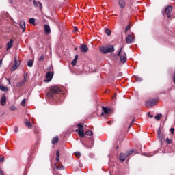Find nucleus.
Instances as JSON below:
<instances>
[{
  "instance_id": "f8f14e48",
  "label": "nucleus",
  "mask_w": 175,
  "mask_h": 175,
  "mask_svg": "<svg viewBox=\"0 0 175 175\" xmlns=\"http://www.w3.org/2000/svg\"><path fill=\"white\" fill-rule=\"evenodd\" d=\"M13 43H14V40L12 39L10 40V41L7 43L6 47H7V51L10 50L12 47H13Z\"/></svg>"
},
{
  "instance_id": "a878e982",
  "label": "nucleus",
  "mask_w": 175,
  "mask_h": 175,
  "mask_svg": "<svg viewBox=\"0 0 175 175\" xmlns=\"http://www.w3.org/2000/svg\"><path fill=\"white\" fill-rule=\"evenodd\" d=\"M56 161L59 162V150L56 151Z\"/></svg>"
},
{
  "instance_id": "aec40b11",
  "label": "nucleus",
  "mask_w": 175,
  "mask_h": 175,
  "mask_svg": "<svg viewBox=\"0 0 175 175\" xmlns=\"http://www.w3.org/2000/svg\"><path fill=\"white\" fill-rule=\"evenodd\" d=\"M1 105L5 106L6 105V96H3L1 100Z\"/></svg>"
},
{
  "instance_id": "4468645a",
  "label": "nucleus",
  "mask_w": 175,
  "mask_h": 175,
  "mask_svg": "<svg viewBox=\"0 0 175 175\" xmlns=\"http://www.w3.org/2000/svg\"><path fill=\"white\" fill-rule=\"evenodd\" d=\"M127 157H128V156L126 154V153L125 154L121 153L120 154L119 159H120V161H121V162H124L126 159Z\"/></svg>"
},
{
  "instance_id": "864d4df0",
  "label": "nucleus",
  "mask_w": 175,
  "mask_h": 175,
  "mask_svg": "<svg viewBox=\"0 0 175 175\" xmlns=\"http://www.w3.org/2000/svg\"><path fill=\"white\" fill-rule=\"evenodd\" d=\"M131 126H132V124H131L129 126V128H131Z\"/></svg>"
},
{
  "instance_id": "f03ea898",
  "label": "nucleus",
  "mask_w": 175,
  "mask_h": 175,
  "mask_svg": "<svg viewBox=\"0 0 175 175\" xmlns=\"http://www.w3.org/2000/svg\"><path fill=\"white\" fill-rule=\"evenodd\" d=\"M100 51L102 54H107V53H113L114 46L109 45L108 46H100Z\"/></svg>"
},
{
  "instance_id": "c03bdc74",
  "label": "nucleus",
  "mask_w": 175,
  "mask_h": 175,
  "mask_svg": "<svg viewBox=\"0 0 175 175\" xmlns=\"http://www.w3.org/2000/svg\"><path fill=\"white\" fill-rule=\"evenodd\" d=\"M74 59L77 61V59H79V55H76Z\"/></svg>"
},
{
  "instance_id": "58836bf2",
  "label": "nucleus",
  "mask_w": 175,
  "mask_h": 175,
  "mask_svg": "<svg viewBox=\"0 0 175 175\" xmlns=\"http://www.w3.org/2000/svg\"><path fill=\"white\" fill-rule=\"evenodd\" d=\"M125 29H126V31H129V29H131V25H126Z\"/></svg>"
},
{
  "instance_id": "e433bc0d",
  "label": "nucleus",
  "mask_w": 175,
  "mask_h": 175,
  "mask_svg": "<svg viewBox=\"0 0 175 175\" xmlns=\"http://www.w3.org/2000/svg\"><path fill=\"white\" fill-rule=\"evenodd\" d=\"M75 157L77 158H80V157H81V154H80V152H75Z\"/></svg>"
},
{
  "instance_id": "603ef678",
  "label": "nucleus",
  "mask_w": 175,
  "mask_h": 175,
  "mask_svg": "<svg viewBox=\"0 0 175 175\" xmlns=\"http://www.w3.org/2000/svg\"><path fill=\"white\" fill-rule=\"evenodd\" d=\"M2 65V60L0 61V66Z\"/></svg>"
},
{
  "instance_id": "dca6fc26",
  "label": "nucleus",
  "mask_w": 175,
  "mask_h": 175,
  "mask_svg": "<svg viewBox=\"0 0 175 175\" xmlns=\"http://www.w3.org/2000/svg\"><path fill=\"white\" fill-rule=\"evenodd\" d=\"M24 124L25 126L30 129L32 128V123L31 122L28 121V119H25Z\"/></svg>"
},
{
  "instance_id": "b1692460",
  "label": "nucleus",
  "mask_w": 175,
  "mask_h": 175,
  "mask_svg": "<svg viewBox=\"0 0 175 175\" xmlns=\"http://www.w3.org/2000/svg\"><path fill=\"white\" fill-rule=\"evenodd\" d=\"M105 32L107 36H110V35H111V30H109V29H105Z\"/></svg>"
},
{
  "instance_id": "4be33fe9",
  "label": "nucleus",
  "mask_w": 175,
  "mask_h": 175,
  "mask_svg": "<svg viewBox=\"0 0 175 175\" xmlns=\"http://www.w3.org/2000/svg\"><path fill=\"white\" fill-rule=\"evenodd\" d=\"M27 66H29V68H32V66H33V60H29L27 62Z\"/></svg>"
},
{
  "instance_id": "ddd939ff",
  "label": "nucleus",
  "mask_w": 175,
  "mask_h": 175,
  "mask_svg": "<svg viewBox=\"0 0 175 175\" xmlns=\"http://www.w3.org/2000/svg\"><path fill=\"white\" fill-rule=\"evenodd\" d=\"M81 53H87L88 51V46L87 44H81Z\"/></svg>"
},
{
  "instance_id": "c85d7f7f",
  "label": "nucleus",
  "mask_w": 175,
  "mask_h": 175,
  "mask_svg": "<svg viewBox=\"0 0 175 175\" xmlns=\"http://www.w3.org/2000/svg\"><path fill=\"white\" fill-rule=\"evenodd\" d=\"M29 24H35V18H31L30 19H29Z\"/></svg>"
},
{
  "instance_id": "412c9836",
  "label": "nucleus",
  "mask_w": 175,
  "mask_h": 175,
  "mask_svg": "<svg viewBox=\"0 0 175 175\" xmlns=\"http://www.w3.org/2000/svg\"><path fill=\"white\" fill-rule=\"evenodd\" d=\"M33 5L36 8H38L39 6L40 9H42V3L40 2H36V1H33Z\"/></svg>"
},
{
  "instance_id": "9d476101",
  "label": "nucleus",
  "mask_w": 175,
  "mask_h": 175,
  "mask_svg": "<svg viewBox=\"0 0 175 175\" xmlns=\"http://www.w3.org/2000/svg\"><path fill=\"white\" fill-rule=\"evenodd\" d=\"M46 78L47 79L44 80L45 83H49V81H51V80L53 79V75H51V72H48L46 75Z\"/></svg>"
},
{
  "instance_id": "a18cd8bd",
  "label": "nucleus",
  "mask_w": 175,
  "mask_h": 175,
  "mask_svg": "<svg viewBox=\"0 0 175 175\" xmlns=\"http://www.w3.org/2000/svg\"><path fill=\"white\" fill-rule=\"evenodd\" d=\"M4 158L3 157H0V163L3 162L4 161Z\"/></svg>"
},
{
  "instance_id": "5fc2aeb1",
  "label": "nucleus",
  "mask_w": 175,
  "mask_h": 175,
  "mask_svg": "<svg viewBox=\"0 0 175 175\" xmlns=\"http://www.w3.org/2000/svg\"><path fill=\"white\" fill-rule=\"evenodd\" d=\"M148 157H152V154H149Z\"/></svg>"
},
{
  "instance_id": "0eeeda50",
  "label": "nucleus",
  "mask_w": 175,
  "mask_h": 175,
  "mask_svg": "<svg viewBox=\"0 0 175 175\" xmlns=\"http://www.w3.org/2000/svg\"><path fill=\"white\" fill-rule=\"evenodd\" d=\"M173 10V7L169 5L167 6L165 10V14L167 15V18H170L172 17V15L170 13H172V11Z\"/></svg>"
},
{
  "instance_id": "8fccbe9b",
  "label": "nucleus",
  "mask_w": 175,
  "mask_h": 175,
  "mask_svg": "<svg viewBox=\"0 0 175 175\" xmlns=\"http://www.w3.org/2000/svg\"><path fill=\"white\" fill-rule=\"evenodd\" d=\"M133 122H135V119H133V120H132V122H131V124H133Z\"/></svg>"
},
{
  "instance_id": "a19ab883",
  "label": "nucleus",
  "mask_w": 175,
  "mask_h": 175,
  "mask_svg": "<svg viewBox=\"0 0 175 175\" xmlns=\"http://www.w3.org/2000/svg\"><path fill=\"white\" fill-rule=\"evenodd\" d=\"M170 131H171V133H172V135H174V128H171V129H170Z\"/></svg>"
},
{
  "instance_id": "5701e85b",
  "label": "nucleus",
  "mask_w": 175,
  "mask_h": 175,
  "mask_svg": "<svg viewBox=\"0 0 175 175\" xmlns=\"http://www.w3.org/2000/svg\"><path fill=\"white\" fill-rule=\"evenodd\" d=\"M161 118H162V114L161 113H159L154 116V118L155 120H157V121H159V120H161Z\"/></svg>"
},
{
  "instance_id": "6e6d98bb",
  "label": "nucleus",
  "mask_w": 175,
  "mask_h": 175,
  "mask_svg": "<svg viewBox=\"0 0 175 175\" xmlns=\"http://www.w3.org/2000/svg\"><path fill=\"white\" fill-rule=\"evenodd\" d=\"M116 150H118V146L116 147Z\"/></svg>"
},
{
  "instance_id": "7ed1b4c3",
  "label": "nucleus",
  "mask_w": 175,
  "mask_h": 175,
  "mask_svg": "<svg viewBox=\"0 0 175 175\" xmlns=\"http://www.w3.org/2000/svg\"><path fill=\"white\" fill-rule=\"evenodd\" d=\"M124 50V46H122L118 53V57H120V62L122 64H125L126 62V53L125 52H122Z\"/></svg>"
},
{
  "instance_id": "ea45409f",
  "label": "nucleus",
  "mask_w": 175,
  "mask_h": 175,
  "mask_svg": "<svg viewBox=\"0 0 175 175\" xmlns=\"http://www.w3.org/2000/svg\"><path fill=\"white\" fill-rule=\"evenodd\" d=\"M14 132H15V133H17V132H18V127L15 126V128H14Z\"/></svg>"
},
{
  "instance_id": "39448f33",
  "label": "nucleus",
  "mask_w": 175,
  "mask_h": 175,
  "mask_svg": "<svg viewBox=\"0 0 175 175\" xmlns=\"http://www.w3.org/2000/svg\"><path fill=\"white\" fill-rule=\"evenodd\" d=\"M77 126H78L79 129L75 130V132H77V133H78L79 136H80L81 137H84V136H85L84 129H83L84 126V124L79 123L77 124Z\"/></svg>"
},
{
  "instance_id": "79ce46f5",
  "label": "nucleus",
  "mask_w": 175,
  "mask_h": 175,
  "mask_svg": "<svg viewBox=\"0 0 175 175\" xmlns=\"http://www.w3.org/2000/svg\"><path fill=\"white\" fill-rule=\"evenodd\" d=\"M72 32H77V27H75Z\"/></svg>"
},
{
  "instance_id": "f3484780",
  "label": "nucleus",
  "mask_w": 175,
  "mask_h": 175,
  "mask_svg": "<svg viewBox=\"0 0 175 175\" xmlns=\"http://www.w3.org/2000/svg\"><path fill=\"white\" fill-rule=\"evenodd\" d=\"M109 113H110V110H104L101 112L100 117H107V116H109Z\"/></svg>"
},
{
  "instance_id": "20e7f679",
  "label": "nucleus",
  "mask_w": 175,
  "mask_h": 175,
  "mask_svg": "<svg viewBox=\"0 0 175 175\" xmlns=\"http://www.w3.org/2000/svg\"><path fill=\"white\" fill-rule=\"evenodd\" d=\"M157 102H158V98H150L146 101L145 106L146 107H152L157 105Z\"/></svg>"
},
{
  "instance_id": "c9c22d12",
  "label": "nucleus",
  "mask_w": 175,
  "mask_h": 175,
  "mask_svg": "<svg viewBox=\"0 0 175 175\" xmlns=\"http://www.w3.org/2000/svg\"><path fill=\"white\" fill-rule=\"evenodd\" d=\"M166 143H167V144H172V139L167 138L165 139Z\"/></svg>"
},
{
  "instance_id": "473e14b6",
  "label": "nucleus",
  "mask_w": 175,
  "mask_h": 175,
  "mask_svg": "<svg viewBox=\"0 0 175 175\" xmlns=\"http://www.w3.org/2000/svg\"><path fill=\"white\" fill-rule=\"evenodd\" d=\"M102 110H111V108L109 107H101Z\"/></svg>"
},
{
  "instance_id": "2f4dec72",
  "label": "nucleus",
  "mask_w": 175,
  "mask_h": 175,
  "mask_svg": "<svg viewBox=\"0 0 175 175\" xmlns=\"http://www.w3.org/2000/svg\"><path fill=\"white\" fill-rule=\"evenodd\" d=\"M157 136L159 137V139H161V129H158L157 130Z\"/></svg>"
},
{
  "instance_id": "37998d69",
  "label": "nucleus",
  "mask_w": 175,
  "mask_h": 175,
  "mask_svg": "<svg viewBox=\"0 0 175 175\" xmlns=\"http://www.w3.org/2000/svg\"><path fill=\"white\" fill-rule=\"evenodd\" d=\"M0 175H5V174L3 173V171H2L1 168H0Z\"/></svg>"
},
{
  "instance_id": "6ab92c4d",
  "label": "nucleus",
  "mask_w": 175,
  "mask_h": 175,
  "mask_svg": "<svg viewBox=\"0 0 175 175\" xmlns=\"http://www.w3.org/2000/svg\"><path fill=\"white\" fill-rule=\"evenodd\" d=\"M58 142H59V138L58 137V136H56L52 139V144L55 145L57 144V143H58Z\"/></svg>"
},
{
  "instance_id": "3c124183",
  "label": "nucleus",
  "mask_w": 175,
  "mask_h": 175,
  "mask_svg": "<svg viewBox=\"0 0 175 175\" xmlns=\"http://www.w3.org/2000/svg\"><path fill=\"white\" fill-rule=\"evenodd\" d=\"M10 3H13V0H10Z\"/></svg>"
},
{
  "instance_id": "2eb2a0df",
  "label": "nucleus",
  "mask_w": 175,
  "mask_h": 175,
  "mask_svg": "<svg viewBox=\"0 0 175 175\" xmlns=\"http://www.w3.org/2000/svg\"><path fill=\"white\" fill-rule=\"evenodd\" d=\"M20 28L23 29V32H25V21H21L20 24H19Z\"/></svg>"
},
{
  "instance_id": "c756f323",
  "label": "nucleus",
  "mask_w": 175,
  "mask_h": 175,
  "mask_svg": "<svg viewBox=\"0 0 175 175\" xmlns=\"http://www.w3.org/2000/svg\"><path fill=\"white\" fill-rule=\"evenodd\" d=\"M135 152L133 150H129V152H126L125 154L127 155V157H129V155H132Z\"/></svg>"
},
{
  "instance_id": "7c9ffc66",
  "label": "nucleus",
  "mask_w": 175,
  "mask_h": 175,
  "mask_svg": "<svg viewBox=\"0 0 175 175\" xmlns=\"http://www.w3.org/2000/svg\"><path fill=\"white\" fill-rule=\"evenodd\" d=\"M25 102H27V99L26 98H24L21 103V106H25Z\"/></svg>"
},
{
  "instance_id": "f257e3e1",
  "label": "nucleus",
  "mask_w": 175,
  "mask_h": 175,
  "mask_svg": "<svg viewBox=\"0 0 175 175\" xmlns=\"http://www.w3.org/2000/svg\"><path fill=\"white\" fill-rule=\"evenodd\" d=\"M62 94L61 89L57 86H53L49 92L46 93V97L49 99H53V100H56V99H59L60 95Z\"/></svg>"
},
{
  "instance_id": "cd10ccee",
  "label": "nucleus",
  "mask_w": 175,
  "mask_h": 175,
  "mask_svg": "<svg viewBox=\"0 0 175 175\" xmlns=\"http://www.w3.org/2000/svg\"><path fill=\"white\" fill-rule=\"evenodd\" d=\"M0 90H1V91H8V88H6L3 85H0Z\"/></svg>"
},
{
  "instance_id": "9b49d317",
  "label": "nucleus",
  "mask_w": 175,
  "mask_h": 175,
  "mask_svg": "<svg viewBox=\"0 0 175 175\" xmlns=\"http://www.w3.org/2000/svg\"><path fill=\"white\" fill-rule=\"evenodd\" d=\"M44 32L46 35H50V33H51V29H50V25H44Z\"/></svg>"
},
{
  "instance_id": "423d86ee",
  "label": "nucleus",
  "mask_w": 175,
  "mask_h": 175,
  "mask_svg": "<svg viewBox=\"0 0 175 175\" xmlns=\"http://www.w3.org/2000/svg\"><path fill=\"white\" fill-rule=\"evenodd\" d=\"M27 79H28V75L24 74V79L16 83L17 88H19V87H23V85L25 84V83L27 82Z\"/></svg>"
},
{
  "instance_id": "bb28decb",
  "label": "nucleus",
  "mask_w": 175,
  "mask_h": 175,
  "mask_svg": "<svg viewBox=\"0 0 175 175\" xmlns=\"http://www.w3.org/2000/svg\"><path fill=\"white\" fill-rule=\"evenodd\" d=\"M135 79L137 81H143V78L140 77H138V76H135Z\"/></svg>"
},
{
  "instance_id": "4d7b16f0",
  "label": "nucleus",
  "mask_w": 175,
  "mask_h": 175,
  "mask_svg": "<svg viewBox=\"0 0 175 175\" xmlns=\"http://www.w3.org/2000/svg\"><path fill=\"white\" fill-rule=\"evenodd\" d=\"M75 50H77V48H75Z\"/></svg>"
},
{
  "instance_id": "6e6552de",
  "label": "nucleus",
  "mask_w": 175,
  "mask_h": 175,
  "mask_svg": "<svg viewBox=\"0 0 175 175\" xmlns=\"http://www.w3.org/2000/svg\"><path fill=\"white\" fill-rule=\"evenodd\" d=\"M18 66H20V63L18 62L17 57L16 56L14 57V64L12 66V67L11 68V72H14V70H16V69H17V68H18Z\"/></svg>"
},
{
  "instance_id": "72a5a7b5",
  "label": "nucleus",
  "mask_w": 175,
  "mask_h": 175,
  "mask_svg": "<svg viewBox=\"0 0 175 175\" xmlns=\"http://www.w3.org/2000/svg\"><path fill=\"white\" fill-rule=\"evenodd\" d=\"M38 61H40V62L44 61V55H42L40 57Z\"/></svg>"
},
{
  "instance_id": "de8ad7c7",
  "label": "nucleus",
  "mask_w": 175,
  "mask_h": 175,
  "mask_svg": "<svg viewBox=\"0 0 175 175\" xmlns=\"http://www.w3.org/2000/svg\"><path fill=\"white\" fill-rule=\"evenodd\" d=\"M124 33H128V30H126V29H125Z\"/></svg>"
},
{
  "instance_id": "4c0bfd02",
  "label": "nucleus",
  "mask_w": 175,
  "mask_h": 175,
  "mask_svg": "<svg viewBox=\"0 0 175 175\" xmlns=\"http://www.w3.org/2000/svg\"><path fill=\"white\" fill-rule=\"evenodd\" d=\"M147 116H148V117H150V118H154V115H151V113H150V112L147 113Z\"/></svg>"
},
{
  "instance_id": "393cba45",
  "label": "nucleus",
  "mask_w": 175,
  "mask_h": 175,
  "mask_svg": "<svg viewBox=\"0 0 175 175\" xmlns=\"http://www.w3.org/2000/svg\"><path fill=\"white\" fill-rule=\"evenodd\" d=\"M85 135H86L87 136H92V135H93L92 131H91V130L87 131L85 132Z\"/></svg>"
},
{
  "instance_id": "49530a36",
  "label": "nucleus",
  "mask_w": 175,
  "mask_h": 175,
  "mask_svg": "<svg viewBox=\"0 0 175 175\" xmlns=\"http://www.w3.org/2000/svg\"><path fill=\"white\" fill-rule=\"evenodd\" d=\"M173 80H174V83L175 84V72L174 74V79H173Z\"/></svg>"
},
{
  "instance_id": "f704fd0d",
  "label": "nucleus",
  "mask_w": 175,
  "mask_h": 175,
  "mask_svg": "<svg viewBox=\"0 0 175 175\" xmlns=\"http://www.w3.org/2000/svg\"><path fill=\"white\" fill-rule=\"evenodd\" d=\"M77 62V60H76L75 59H74L72 60V62H71V64L72 65V66H75L76 65Z\"/></svg>"
},
{
  "instance_id": "1a4fd4ad",
  "label": "nucleus",
  "mask_w": 175,
  "mask_h": 175,
  "mask_svg": "<svg viewBox=\"0 0 175 175\" xmlns=\"http://www.w3.org/2000/svg\"><path fill=\"white\" fill-rule=\"evenodd\" d=\"M135 42V37L131 34H129L126 38V42L129 44L131 43H133Z\"/></svg>"
},
{
  "instance_id": "a211bd4d",
  "label": "nucleus",
  "mask_w": 175,
  "mask_h": 175,
  "mask_svg": "<svg viewBox=\"0 0 175 175\" xmlns=\"http://www.w3.org/2000/svg\"><path fill=\"white\" fill-rule=\"evenodd\" d=\"M118 5L121 9H124L125 8V1L124 0H119Z\"/></svg>"
},
{
  "instance_id": "09e8293b",
  "label": "nucleus",
  "mask_w": 175,
  "mask_h": 175,
  "mask_svg": "<svg viewBox=\"0 0 175 175\" xmlns=\"http://www.w3.org/2000/svg\"><path fill=\"white\" fill-rule=\"evenodd\" d=\"M116 96H117V93L115 94V95L113 96V98L114 99V98H116Z\"/></svg>"
}]
</instances>
